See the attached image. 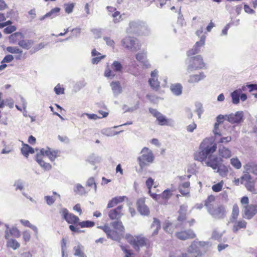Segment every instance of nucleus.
Segmentation results:
<instances>
[{
  "instance_id": "obj_6",
  "label": "nucleus",
  "mask_w": 257,
  "mask_h": 257,
  "mask_svg": "<svg viewBox=\"0 0 257 257\" xmlns=\"http://www.w3.org/2000/svg\"><path fill=\"white\" fill-rule=\"evenodd\" d=\"M150 112L156 118L159 124L160 125L173 126L174 121L171 118H168L157 110L153 108L149 109Z\"/></svg>"
},
{
  "instance_id": "obj_62",
  "label": "nucleus",
  "mask_w": 257,
  "mask_h": 257,
  "mask_svg": "<svg viewBox=\"0 0 257 257\" xmlns=\"http://www.w3.org/2000/svg\"><path fill=\"white\" fill-rule=\"evenodd\" d=\"M44 199H45L47 204L49 205H52L55 202V200H56L52 196H45Z\"/></svg>"
},
{
  "instance_id": "obj_10",
  "label": "nucleus",
  "mask_w": 257,
  "mask_h": 257,
  "mask_svg": "<svg viewBox=\"0 0 257 257\" xmlns=\"http://www.w3.org/2000/svg\"><path fill=\"white\" fill-rule=\"evenodd\" d=\"M208 212L214 218L220 219L224 217L225 213L224 208L222 206H214L207 209Z\"/></svg>"
},
{
  "instance_id": "obj_59",
  "label": "nucleus",
  "mask_w": 257,
  "mask_h": 257,
  "mask_svg": "<svg viewBox=\"0 0 257 257\" xmlns=\"http://www.w3.org/2000/svg\"><path fill=\"white\" fill-rule=\"evenodd\" d=\"M14 186L16 187V190H22L24 188V184L21 180H17L14 183Z\"/></svg>"
},
{
  "instance_id": "obj_37",
  "label": "nucleus",
  "mask_w": 257,
  "mask_h": 257,
  "mask_svg": "<svg viewBox=\"0 0 257 257\" xmlns=\"http://www.w3.org/2000/svg\"><path fill=\"white\" fill-rule=\"evenodd\" d=\"M111 67L113 71L115 72H121L123 69L121 64L117 61H113Z\"/></svg>"
},
{
  "instance_id": "obj_35",
  "label": "nucleus",
  "mask_w": 257,
  "mask_h": 257,
  "mask_svg": "<svg viewBox=\"0 0 257 257\" xmlns=\"http://www.w3.org/2000/svg\"><path fill=\"white\" fill-rule=\"evenodd\" d=\"M22 153L24 156L27 157L29 154L34 153V150L28 145H24L21 149Z\"/></svg>"
},
{
  "instance_id": "obj_58",
  "label": "nucleus",
  "mask_w": 257,
  "mask_h": 257,
  "mask_svg": "<svg viewBox=\"0 0 257 257\" xmlns=\"http://www.w3.org/2000/svg\"><path fill=\"white\" fill-rule=\"evenodd\" d=\"M55 93L57 95L62 94L64 93V88L61 87L59 84H57L54 88Z\"/></svg>"
},
{
  "instance_id": "obj_46",
  "label": "nucleus",
  "mask_w": 257,
  "mask_h": 257,
  "mask_svg": "<svg viewBox=\"0 0 257 257\" xmlns=\"http://www.w3.org/2000/svg\"><path fill=\"white\" fill-rule=\"evenodd\" d=\"M6 50L8 52L12 54H19L21 55L23 53V51L18 47H7Z\"/></svg>"
},
{
  "instance_id": "obj_24",
  "label": "nucleus",
  "mask_w": 257,
  "mask_h": 257,
  "mask_svg": "<svg viewBox=\"0 0 257 257\" xmlns=\"http://www.w3.org/2000/svg\"><path fill=\"white\" fill-rule=\"evenodd\" d=\"M24 36L22 33L16 32L11 35L9 37V42L11 44H18L21 39H23Z\"/></svg>"
},
{
  "instance_id": "obj_53",
  "label": "nucleus",
  "mask_w": 257,
  "mask_h": 257,
  "mask_svg": "<svg viewBox=\"0 0 257 257\" xmlns=\"http://www.w3.org/2000/svg\"><path fill=\"white\" fill-rule=\"evenodd\" d=\"M223 185V181H220V182L213 185L212 187V189L213 191L218 192L221 190Z\"/></svg>"
},
{
  "instance_id": "obj_14",
  "label": "nucleus",
  "mask_w": 257,
  "mask_h": 257,
  "mask_svg": "<svg viewBox=\"0 0 257 257\" xmlns=\"http://www.w3.org/2000/svg\"><path fill=\"white\" fill-rule=\"evenodd\" d=\"M196 242L192 243L187 248V252L184 254V257H201L202 253L198 248L196 247Z\"/></svg>"
},
{
  "instance_id": "obj_8",
  "label": "nucleus",
  "mask_w": 257,
  "mask_h": 257,
  "mask_svg": "<svg viewBox=\"0 0 257 257\" xmlns=\"http://www.w3.org/2000/svg\"><path fill=\"white\" fill-rule=\"evenodd\" d=\"M216 149V144L208 138L205 139L200 145V149L203 150L207 156L215 152Z\"/></svg>"
},
{
  "instance_id": "obj_19",
  "label": "nucleus",
  "mask_w": 257,
  "mask_h": 257,
  "mask_svg": "<svg viewBox=\"0 0 257 257\" xmlns=\"http://www.w3.org/2000/svg\"><path fill=\"white\" fill-rule=\"evenodd\" d=\"M219 159L215 155H210L205 161L206 165L215 170L218 168Z\"/></svg>"
},
{
  "instance_id": "obj_38",
  "label": "nucleus",
  "mask_w": 257,
  "mask_h": 257,
  "mask_svg": "<svg viewBox=\"0 0 257 257\" xmlns=\"http://www.w3.org/2000/svg\"><path fill=\"white\" fill-rule=\"evenodd\" d=\"M60 9L59 8H55L52 9L49 12L46 14V16H48V18L53 19L59 15Z\"/></svg>"
},
{
  "instance_id": "obj_55",
  "label": "nucleus",
  "mask_w": 257,
  "mask_h": 257,
  "mask_svg": "<svg viewBox=\"0 0 257 257\" xmlns=\"http://www.w3.org/2000/svg\"><path fill=\"white\" fill-rule=\"evenodd\" d=\"M65 11L67 14H71L73 10L74 7V4H66L64 5Z\"/></svg>"
},
{
  "instance_id": "obj_47",
  "label": "nucleus",
  "mask_w": 257,
  "mask_h": 257,
  "mask_svg": "<svg viewBox=\"0 0 257 257\" xmlns=\"http://www.w3.org/2000/svg\"><path fill=\"white\" fill-rule=\"evenodd\" d=\"M9 232L11 236L19 238L21 236L20 231L15 226H13L9 229Z\"/></svg>"
},
{
  "instance_id": "obj_21",
  "label": "nucleus",
  "mask_w": 257,
  "mask_h": 257,
  "mask_svg": "<svg viewBox=\"0 0 257 257\" xmlns=\"http://www.w3.org/2000/svg\"><path fill=\"white\" fill-rule=\"evenodd\" d=\"M218 154L220 158L226 159L231 156V152L228 148L220 145L218 147Z\"/></svg>"
},
{
  "instance_id": "obj_36",
  "label": "nucleus",
  "mask_w": 257,
  "mask_h": 257,
  "mask_svg": "<svg viewBox=\"0 0 257 257\" xmlns=\"http://www.w3.org/2000/svg\"><path fill=\"white\" fill-rule=\"evenodd\" d=\"M20 222L24 226L30 227L31 228L36 234H38V228L33 224H32L30 221L28 220H25V219H21Z\"/></svg>"
},
{
  "instance_id": "obj_26",
  "label": "nucleus",
  "mask_w": 257,
  "mask_h": 257,
  "mask_svg": "<svg viewBox=\"0 0 257 257\" xmlns=\"http://www.w3.org/2000/svg\"><path fill=\"white\" fill-rule=\"evenodd\" d=\"M244 170L247 173H251L257 175V165L251 162H249L243 166Z\"/></svg>"
},
{
  "instance_id": "obj_51",
  "label": "nucleus",
  "mask_w": 257,
  "mask_h": 257,
  "mask_svg": "<svg viewBox=\"0 0 257 257\" xmlns=\"http://www.w3.org/2000/svg\"><path fill=\"white\" fill-rule=\"evenodd\" d=\"M78 225H79L81 227H91L94 225V222L91 221H83L82 222H78Z\"/></svg>"
},
{
  "instance_id": "obj_25",
  "label": "nucleus",
  "mask_w": 257,
  "mask_h": 257,
  "mask_svg": "<svg viewBox=\"0 0 257 257\" xmlns=\"http://www.w3.org/2000/svg\"><path fill=\"white\" fill-rule=\"evenodd\" d=\"M206 76L203 72L198 74L191 75L189 76L188 81L190 83H197L205 78Z\"/></svg>"
},
{
  "instance_id": "obj_16",
  "label": "nucleus",
  "mask_w": 257,
  "mask_h": 257,
  "mask_svg": "<svg viewBox=\"0 0 257 257\" xmlns=\"http://www.w3.org/2000/svg\"><path fill=\"white\" fill-rule=\"evenodd\" d=\"M205 40L206 36L202 35L200 40L195 43L192 49L188 51V55L191 56L198 53L200 50V48L204 45Z\"/></svg>"
},
{
  "instance_id": "obj_43",
  "label": "nucleus",
  "mask_w": 257,
  "mask_h": 257,
  "mask_svg": "<svg viewBox=\"0 0 257 257\" xmlns=\"http://www.w3.org/2000/svg\"><path fill=\"white\" fill-rule=\"evenodd\" d=\"M196 242V247L198 248V246L204 247L205 249H207L211 246V243L209 241H200L195 240L192 243Z\"/></svg>"
},
{
  "instance_id": "obj_11",
  "label": "nucleus",
  "mask_w": 257,
  "mask_h": 257,
  "mask_svg": "<svg viewBox=\"0 0 257 257\" xmlns=\"http://www.w3.org/2000/svg\"><path fill=\"white\" fill-rule=\"evenodd\" d=\"M257 213V205H247L243 207L242 215L245 218L250 219Z\"/></svg>"
},
{
  "instance_id": "obj_57",
  "label": "nucleus",
  "mask_w": 257,
  "mask_h": 257,
  "mask_svg": "<svg viewBox=\"0 0 257 257\" xmlns=\"http://www.w3.org/2000/svg\"><path fill=\"white\" fill-rule=\"evenodd\" d=\"M115 74L114 73V71L111 70L109 68L106 69L104 72V76L107 78L111 79L113 78L115 76Z\"/></svg>"
},
{
  "instance_id": "obj_12",
  "label": "nucleus",
  "mask_w": 257,
  "mask_h": 257,
  "mask_svg": "<svg viewBox=\"0 0 257 257\" xmlns=\"http://www.w3.org/2000/svg\"><path fill=\"white\" fill-rule=\"evenodd\" d=\"M104 232L106 233L108 238L115 241H119L123 236V234L115 229H111L110 226L104 227Z\"/></svg>"
},
{
  "instance_id": "obj_49",
  "label": "nucleus",
  "mask_w": 257,
  "mask_h": 257,
  "mask_svg": "<svg viewBox=\"0 0 257 257\" xmlns=\"http://www.w3.org/2000/svg\"><path fill=\"white\" fill-rule=\"evenodd\" d=\"M195 111L197 113L199 118H200L202 113L203 112V105L200 102L195 103Z\"/></svg>"
},
{
  "instance_id": "obj_61",
  "label": "nucleus",
  "mask_w": 257,
  "mask_h": 257,
  "mask_svg": "<svg viewBox=\"0 0 257 257\" xmlns=\"http://www.w3.org/2000/svg\"><path fill=\"white\" fill-rule=\"evenodd\" d=\"M172 193L170 190L167 189L163 191L162 194V197L164 199H169L172 196Z\"/></svg>"
},
{
  "instance_id": "obj_13",
  "label": "nucleus",
  "mask_w": 257,
  "mask_h": 257,
  "mask_svg": "<svg viewBox=\"0 0 257 257\" xmlns=\"http://www.w3.org/2000/svg\"><path fill=\"white\" fill-rule=\"evenodd\" d=\"M123 206L119 205L116 208L111 209L108 212V215L109 218L111 220H118L123 215Z\"/></svg>"
},
{
  "instance_id": "obj_2",
  "label": "nucleus",
  "mask_w": 257,
  "mask_h": 257,
  "mask_svg": "<svg viewBox=\"0 0 257 257\" xmlns=\"http://www.w3.org/2000/svg\"><path fill=\"white\" fill-rule=\"evenodd\" d=\"M126 32L128 33H136L146 36L150 33L151 30L146 22L138 20L129 23Z\"/></svg>"
},
{
  "instance_id": "obj_41",
  "label": "nucleus",
  "mask_w": 257,
  "mask_h": 257,
  "mask_svg": "<svg viewBox=\"0 0 257 257\" xmlns=\"http://www.w3.org/2000/svg\"><path fill=\"white\" fill-rule=\"evenodd\" d=\"M251 180L252 179L249 173L244 171L243 172V176L240 178V183L244 185L246 184L247 182L251 181Z\"/></svg>"
},
{
  "instance_id": "obj_29",
  "label": "nucleus",
  "mask_w": 257,
  "mask_h": 257,
  "mask_svg": "<svg viewBox=\"0 0 257 257\" xmlns=\"http://www.w3.org/2000/svg\"><path fill=\"white\" fill-rule=\"evenodd\" d=\"M233 226L232 230L234 232H237L238 230L241 228H245L246 225V222L243 220L235 221Z\"/></svg>"
},
{
  "instance_id": "obj_32",
  "label": "nucleus",
  "mask_w": 257,
  "mask_h": 257,
  "mask_svg": "<svg viewBox=\"0 0 257 257\" xmlns=\"http://www.w3.org/2000/svg\"><path fill=\"white\" fill-rule=\"evenodd\" d=\"M6 245L8 247L16 250L20 247V244L16 239L10 238L7 240Z\"/></svg>"
},
{
  "instance_id": "obj_64",
  "label": "nucleus",
  "mask_w": 257,
  "mask_h": 257,
  "mask_svg": "<svg viewBox=\"0 0 257 257\" xmlns=\"http://www.w3.org/2000/svg\"><path fill=\"white\" fill-rule=\"evenodd\" d=\"M5 105L8 106L10 108H12L14 106V101L12 98H7L4 100Z\"/></svg>"
},
{
  "instance_id": "obj_39",
  "label": "nucleus",
  "mask_w": 257,
  "mask_h": 257,
  "mask_svg": "<svg viewBox=\"0 0 257 257\" xmlns=\"http://www.w3.org/2000/svg\"><path fill=\"white\" fill-rule=\"evenodd\" d=\"M120 132H115L112 128H104L101 131V133L108 137H111L118 134Z\"/></svg>"
},
{
  "instance_id": "obj_15",
  "label": "nucleus",
  "mask_w": 257,
  "mask_h": 257,
  "mask_svg": "<svg viewBox=\"0 0 257 257\" xmlns=\"http://www.w3.org/2000/svg\"><path fill=\"white\" fill-rule=\"evenodd\" d=\"M243 112L238 111L235 113L227 114V121L231 123H239L243 121Z\"/></svg>"
},
{
  "instance_id": "obj_54",
  "label": "nucleus",
  "mask_w": 257,
  "mask_h": 257,
  "mask_svg": "<svg viewBox=\"0 0 257 257\" xmlns=\"http://www.w3.org/2000/svg\"><path fill=\"white\" fill-rule=\"evenodd\" d=\"M185 253L181 252L179 250H175L170 252L169 257H184Z\"/></svg>"
},
{
  "instance_id": "obj_40",
  "label": "nucleus",
  "mask_w": 257,
  "mask_h": 257,
  "mask_svg": "<svg viewBox=\"0 0 257 257\" xmlns=\"http://www.w3.org/2000/svg\"><path fill=\"white\" fill-rule=\"evenodd\" d=\"M74 191L80 195H85L87 193L84 187L80 184H77L75 185Z\"/></svg>"
},
{
  "instance_id": "obj_42",
  "label": "nucleus",
  "mask_w": 257,
  "mask_h": 257,
  "mask_svg": "<svg viewBox=\"0 0 257 257\" xmlns=\"http://www.w3.org/2000/svg\"><path fill=\"white\" fill-rule=\"evenodd\" d=\"M217 172L222 177H224L227 176L228 173V167L224 166H220L219 167H218Z\"/></svg>"
},
{
  "instance_id": "obj_17",
  "label": "nucleus",
  "mask_w": 257,
  "mask_h": 257,
  "mask_svg": "<svg viewBox=\"0 0 257 257\" xmlns=\"http://www.w3.org/2000/svg\"><path fill=\"white\" fill-rule=\"evenodd\" d=\"M145 202V198H142L139 199L137 201V209L141 215L147 216L150 213V210Z\"/></svg>"
},
{
  "instance_id": "obj_50",
  "label": "nucleus",
  "mask_w": 257,
  "mask_h": 257,
  "mask_svg": "<svg viewBox=\"0 0 257 257\" xmlns=\"http://www.w3.org/2000/svg\"><path fill=\"white\" fill-rule=\"evenodd\" d=\"M136 59L140 62L144 61L147 59V54L145 51H142L137 53L136 55Z\"/></svg>"
},
{
  "instance_id": "obj_27",
  "label": "nucleus",
  "mask_w": 257,
  "mask_h": 257,
  "mask_svg": "<svg viewBox=\"0 0 257 257\" xmlns=\"http://www.w3.org/2000/svg\"><path fill=\"white\" fill-rule=\"evenodd\" d=\"M110 226L112 227L114 229L117 230L123 234L124 232V227L121 221L118 220L117 221H113L110 223Z\"/></svg>"
},
{
  "instance_id": "obj_60",
  "label": "nucleus",
  "mask_w": 257,
  "mask_h": 257,
  "mask_svg": "<svg viewBox=\"0 0 257 257\" xmlns=\"http://www.w3.org/2000/svg\"><path fill=\"white\" fill-rule=\"evenodd\" d=\"M103 40L105 41L107 45L113 48L114 47V42L110 38L108 37H104Z\"/></svg>"
},
{
  "instance_id": "obj_3",
  "label": "nucleus",
  "mask_w": 257,
  "mask_h": 257,
  "mask_svg": "<svg viewBox=\"0 0 257 257\" xmlns=\"http://www.w3.org/2000/svg\"><path fill=\"white\" fill-rule=\"evenodd\" d=\"M141 155L137 158L140 169H143L153 163L155 159L154 155L151 150L147 147H144L141 151Z\"/></svg>"
},
{
  "instance_id": "obj_30",
  "label": "nucleus",
  "mask_w": 257,
  "mask_h": 257,
  "mask_svg": "<svg viewBox=\"0 0 257 257\" xmlns=\"http://www.w3.org/2000/svg\"><path fill=\"white\" fill-rule=\"evenodd\" d=\"M171 92L175 95H180L182 93V87L179 83L172 84L170 86Z\"/></svg>"
},
{
  "instance_id": "obj_52",
  "label": "nucleus",
  "mask_w": 257,
  "mask_h": 257,
  "mask_svg": "<svg viewBox=\"0 0 257 257\" xmlns=\"http://www.w3.org/2000/svg\"><path fill=\"white\" fill-rule=\"evenodd\" d=\"M164 229L166 232L172 233L173 231L172 229V224L168 221H166L164 223Z\"/></svg>"
},
{
  "instance_id": "obj_9",
  "label": "nucleus",
  "mask_w": 257,
  "mask_h": 257,
  "mask_svg": "<svg viewBox=\"0 0 257 257\" xmlns=\"http://www.w3.org/2000/svg\"><path fill=\"white\" fill-rule=\"evenodd\" d=\"M59 213L63 218L69 224H75L79 222V218L73 214L69 213L66 208L60 209Z\"/></svg>"
},
{
  "instance_id": "obj_63",
  "label": "nucleus",
  "mask_w": 257,
  "mask_h": 257,
  "mask_svg": "<svg viewBox=\"0 0 257 257\" xmlns=\"http://www.w3.org/2000/svg\"><path fill=\"white\" fill-rule=\"evenodd\" d=\"M16 27L15 26H9L6 28L4 31L6 34H11L16 30Z\"/></svg>"
},
{
  "instance_id": "obj_56",
  "label": "nucleus",
  "mask_w": 257,
  "mask_h": 257,
  "mask_svg": "<svg viewBox=\"0 0 257 257\" xmlns=\"http://www.w3.org/2000/svg\"><path fill=\"white\" fill-rule=\"evenodd\" d=\"M214 197L213 196H209L206 200L205 201V206L207 207V209H208L210 207H211L213 204L211 203L212 202L214 201Z\"/></svg>"
},
{
  "instance_id": "obj_45",
  "label": "nucleus",
  "mask_w": 257,
  "mask_h": 257,
  "mask_svg": "<svg viewBox=\"0 0 257 257\" xmlns=\"http://www.w3.org/2000/svg\"><path fill=\"white\" fill-rule=\"evenodd\" d=\"M111 17L113 18V22L114 23H119L122 20V15H120L119 12L116 11L111 14Z\"/></svg>"
},
{
  "instance_id": "obj_31",
  "label": "nucleus",
  "mask_w": 257,
  "mask_h": 257,
  "mask_svg": "<svg viewBox=\"0 0 257 257\" xmlns=\"http://www.w3.org/2000/svg\"><path fill=\"white\" fill-rule=\"evenodd\" d=\"M241 93V90L240 89H236L231 93L230 96L233 104H237L239 102V97Z\"/></svg>"
},
{
  "instance_id": "obj_44",
  "label": "nucleus",
  "mask_w": 257,
  "mask_h": 257,
  "mask_svg": "<svg viewBox=\"0 0 257 257\" xmlns=\"http://www.w3.org/2000/svg\"><path fill=\"white\" fill-rule=\"evenodd\" d=\"M231 165L236 169H239L241 167V163L237 157H234L230 159Z\"/></svg>"
},
{
  "instance_id": "obj_5",
  "label": "nucleus",
  "mask_w": 257,
  "mask_h": 257,
  "mask_svg": "<svg viewBox=\"0 0 257 257\" xmlns=\"http://www.w3.org/2000/svg\"><path fill=\"white\" fill-rule=\"evenodd\" d=\"M121 43L123 47L132 51H137L141 49V43L137 39L131 37H124Z\"/></svg>"
},
{
  "instance_id": "obj_1",
  "label": "nucleus",
  "mask_w": 257,
  "mask_h": 257,
  "mask_svg": "<svg viewBox=\"0 0 257 257\" xmlns=\"http://www.w3.org/2000/svg\"><path fill=\"white\" fill-rule=\"evenodd\" d=\"M58 152L51 150L49 148L42 149L39 153L37 154L36 160L38 163L45 170H49L51 169V165L45 162V159L48 158L50 160L53 161L57 156Z\"/></svg>"
},
{
  "instance_id": "obj_33",
  "label": "nucleus",
  "mask_w": 257,
  "mask_h": 257,
  "mask_svg": "<svg viewBox=\"0 0 257 257\" xmlns=\"http://www.w3.org/2000/svg\"><path fill=\"white\" fill-rule=\"evenodd\" d=\"M194 159L195 160H197L200 162L206 161L207 159V156L206 155L203 150H201L200 151L196 152L194 155Z\"/></svg>"
},
{
  "instance_id": "obj_22",
  "label": "nucleus",
  "mask_w": 257,
  "mask_h": 257,
  "mask_svg": "<svg viewBox=\"0 0 257 257\" xmlns=\"http://www.w3.org/2000/svg\"><path fill=\"white\" fill-rule=\"evenodd\" d=\"M110 87L113 94L115 96H117L122 92V89L120 83L118 81H114L110 83Z\"/></svg>"
},
{
  "instance_id": "obj_48",
  "label": "nucleus",
  "mask_w": 257,
  "mask_h": 257,
  "mask_svg": "<svg viewBox=\"0 0 257 257\" xmlns=\"http://www.w3.org/2000/svg\"><path fill=\"white\" fill-rule=\"evenodd\" d=\"M86 186L87 187L94 188V192H96L97 187L93 177H90L87 180L86 182Z\"/></svg>"
},
{
  "instance_id": "obj_34",
  "label": "nucleus",
  "mask_w": 257,
  "mask_h": 257,
  "mask_svg": "<svg viewBox=\"0 0 257 257\" xmlns=\"http://www.w3.org/2000/svg\"><path fill=\"white\" fill-rule=\"evenodd\" d=\"M239 215V208L237 204H234L232 208L231 217L230 222H234Z\"/></svg>"
},
{
  "instance_id": "obj_18",
  "label": "nucleus",
  "mask_w": 257,
  "mask_h": 257,
  "mask_svg": "<svg viewBox=\"0 0 257 257\" xmlns=\"http://www.w3.org/2000/svg\"><path fill=\"white\" fill-rule=\"evenodd\" d=\"M176 237L181 240H186L193 238L195 237V234L192 230H183L176 233Z\"/></svg>"
},
{
  "instance_id": "obj_4",
  "label": "nucleus",
  "mask_w": 257,
  "mask_h": 257,
  "mask_svg": "<svg viewBox=\"0 0 257 257\" xmlns=\"http://www.w3.org/2000/svg\"><path fill=\"white\" fill-rule=\"evenodd\" d=\"M125 238L136 250L139 251L141 247L145 246L146 244V239L142 236H133L130 234H127L125 235Z\"/></svg>"
},
{
  "instance_id": "obj_7",
  "label": "nucleus",
  "mask_w": 257,
  "mask_h": 257,
  "mask_svg": "<svg viewBox=\"0 0 257 257\" xmlns=\"http://www.w3.org/2000/svg\"><path fill=\"white\" fill-rule=\"evenodd\" d=\"M205 65L202 57L201 55H197L191 58L190 63L187 68V71L190 73L194 70L202 69Z\"/></svg>"
},
{
  "instance_id": "obj_28",
  "label": "nucleus",
  "mask_w": 257,
  "mask_h": 257,
  "mask_svg": "<svg viewBox=\"0 0 257 257\" xmlns=\"http://www.w3.org/2000/svg\"><path fill=\"white\" fill-rule=\"evenodd\" d=\"M33 44V41L31 40H25L24 38L21 39V41H19L18 43L19 46L26 50L30 49Z\"/></svg>"
},
{
  "instance_id": "obj_23",
  "label": "nucleus",
  "mask_w": 257,
  "mask_h": 257,
  "mask_svg": "<svg viewBox=\"0 0 257 257\" xmlns=\"http://www.w3.org/2000/svg\"><path fill=\"white\" fill-rule=\"evenodd\" d=\"M84 246L79 242H77L73 247L74 255L78 257H87L84 252Z\"/></svg>"
},
{
  "instance_id": "obj_20",
  "label": "nucleus",
  "mask_w": 257,
  "mask_h": 257,
  "mask_svg": "<svg viewBox=\"0 0 257 257\" xmlns=\"http://www.w3.org/2000/svg\"><path fill=\"white\" fill-rule=\"evenodd\" d=\"M149 82L152 88L157 89L159 87L160 82L158 80V71L157 70L151 72V78Z\"/></svg>"
}]
</instances>
